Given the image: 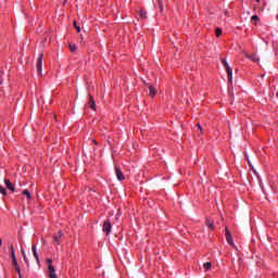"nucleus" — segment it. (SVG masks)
I'll return each instance as SVG.
<instances>
[{
	"label": "nucleus",
	"mask_w": 278,
	"mask_h": 278,
	"mask_svg": "<svg viewBox=\"0 0 278 278\" xmlns=\"http://www.w3.org/2000/svg\"><path fill=\"white\" fill-rule=\"evenodd\" d=\"M46 263H47V266H48V276H49V278H58V275L55 274V267H53V260L47 258Z\"/></svg>",
	"instance_id": "obj_1"
},
{
	"label": "nucleus",
	"mask_w": 278,
	"mask_h": 278,
	"mask_svg": "<svg viewBox=\"0 0 278 278\" xmlns=\"http://www.w3.org/2000/svg\"><path fill=\"white\" fill-rule=\"evenodd\" d=\"M223 66L226 68V73L228 75V81L231 84L233 81V72L231 70V66H229V63H227V60L223 59L222 60Z\"/></svg>",
	"instance_id": "obj_2"
},
{
	"label": "nucleus",
	"mask_w": 278,
	"mask_h": 278,
	"mask_svg": "<svg viewBox=\"0 0 278 278\" xmlns=\"http://www.w3.org/2000/svg\"><path fill=\"white\" fill-rule=\"evenodd\" d=\"M102 231L105 236H110V233H112V223H110V220H105L103 223Z\"/></svg>",
	"instance_id": "obj_3"
},
{
	"label": "nucleus",
	"mask_w": 278,
	"mask_h": 278,
	"mask_svg": "<svg viewBox=\"0 0 278 278\" xmlns=\"http://www.w3.org/2000/svg\"><path fill=\"white\" fill-rule=\"evenodd\" d=\"M42 58H45V54L40 53L39 58L37 59L36 68L38 75H42Z\"/></svg>",
	"instance_id": "obj_4"
},
{
	"label": "nucleus",
	"mask_w": 278,
	"mask_h": 278,
	"mask_svg": "<svg viewBox=\"0 0 278 278\" xmlns=\"http://www.w3.org/2000/svg\"><path fill=\"white\" fill-rule=\"evenodd\" d=\"M144 86H147L148 90H149V94L153 98L157 94V89H155V87H153V85L149 84V83H144Z\"/></svg>",
	"instance_id": "obj_5"
},
{
	"label": "nucleus",
	"mask_w": 278,
	"mask_h": 278,
	"mask_svg": "<svg viewBox=\"0 0 278 278\" xmlns=\"http://www.w3.org/2000/svg\"><path fill=\"white\" fill-rule=\"evenodd\" d=\"M115 175L118 181H123L125 179V174H123V170H121V167H118V165H115Z\"/></svg>",
	"instance_id": "obj_6"
},
{
	"label": "nucleus",
	"mask_w": 278,
	"mask_h": 278,
	"mask_svg": "<svg viewBox=\"0 0 278 278\" xmlns=\"http://www.w3.org/2000/svg\"><path fill=\"white\" fill-rule=\"evenodd\" d=\"M226 231V240L228 242V244L233 245V238L231 237V231H229V228H225Z\"/></svg>",
	"instance_id": "obj_7"
},
{
	"label": "nucleus",
	"mask_w": 278,
	"mask_h": 278,
	"mask_svg": "<svg viewBox=\"0 0 278 278\" xmlns=\"http://www.w3.org/2000/svg\"><path fill=\"white\" fill-rule=\"evenodd\" d=\"M62 238H64V233L62 231H59L58 235H54L53 240L55 244H60Z\"/></svg>",
	"instance_id": "obj_8"
},
{
	"label": "nucleus",
	"mask_w": 278,
	"mask_h": 278,
	"mask_svg": "<svg viewBox=\"0 0 278 278\" xmlns=\"http://www.w3.org/2000/svg\"><path fill=\"white\" fill-rule=\"evenodd\" d=\"M31 252H33V255H34L37 264H40V257H38V251H37L36 245H31Z\"/></svg>",
	"instance_id": "obj_9"
},
{
	"label": "nucleus",
	"mask_w": 278,
	"mask_h": 278,
	"mask_svg": "<svg viewBox=\"0 0 278 278\" xmlns=\"http://www.w3.org/2000/svg\"><path fill=\"white\" fill-rule=\"evenodd\" d=\"M13 266L18 275V278H23V275L21 274V267L18 266V262L15 260H13Z\"/></svg>",
	"instance_id": "obj_10"
},
{
	"label": "nucleus",
	"mask_w": 278,
	"mask_h": 278,
	"mask_svg": "<svg viewBox=\"0 0 278 278\" xmlns=\"http://www.w3.org/2000/svg\"><path fill=\"white\" fill-rule=\"evenodd\" d=\"M4 184H5L7 188L9 190H11V192H16V189L14 188V185H12V182L10 180L4 179Z\"/></svg>",
	"instance_id": "obj_11"
},
{
	"label": "nucleus",
	"mask_w": 278,
	"mask_h": 278,
	"mask_svg": "<svg viewBox=\"0 0 278 278\" xmlns=\"http://www.w3.org/2000/svg\"><path fill=\"white\" fill-rule=\"evenodd\" d=\"M88 105L91 110H94L97 108V103L94 102V98H92V96H89Z\"/></svg>",
	"instance_id": "obj_12"
},
{
	"label": "nucleus",
	"mask_w": 278,
	"mask_h": 278,
	"mask_svg": "<svg viewBox=\"0 0 278 278\" xmlns=\"http://www.w3.org/2000/svg\"><path fill=\"white\" fill-rule=\"evenodd\" d=\"M245 58H248V60H251L252 62H260L257 54H245Z\"/></svg>",
	"instance_id": "obj_13"
},
{
	"label": "nucleus",
	"mask_w": 278,
	"mask_h": 278,
	"mask_svg": "<svg viewBox=\"0 0 278 278\" xmlns=\"http://www.w3.org/2000/svg\"><path fill=\"white\" fill-rule=\"evenodd\" d=\"M10 253L12 261L16 260V253L14 252V244L11 243L10 245Z\"/></svg>",
	"instance_id": "obj_14"
},
{
	"label": "nucleus",
	"mask_w": 278,
	"mask_h": 278,
	"mask_svg": "<svg viewBox=\"0 0 278 278\" xmlns=\"http://www.w3.org/2000/svg\"><path fill=\"white\" fill-rule=\"evenodd\" d=\"M205 225H207L211 231H214V222H210V219H206Z\"/></svg>",
	"instance_id": "obj_15"
},
{
	"label": "nucleus",
	"mask_w": 278,
	"mask_h": 278,
	"mask_svg": "<svg viewBox=\"0 0 278 278\" xmlns=\"http://www.w3.org/2000/svg\"><path fill=\"white\" fill-rule=\"evenodd\" d=\"M156 3H159L160 12H164V0H156Z\"/></svg>",
	"instance_id": "obj_16"
},
{
	"label": "nucleus",
	"mask_w": 278,
	"mask_h": 278,
	"mask_svg": "<svg viewBox=\"0 0 278 278\" xmlns=\"http://www.w3.org/2000/svg\"><path fill=\"white\" fill-rule=\"evenodd\" d=\"M203 268H204V271L207 273V270H210V268H212V263H210V262L204 263Z\"/></svg>",
	"instance_id": "obj_17"
},
{
	"label": "nucleus",
	"mask_w": 278,
	"mask_h": 278,
	"mask_svg": "<svg viewBox=\"0 0 278 278\" xmlns=\"http://www.w3.org/2000/svg\"><path fill=\"white\" fill-rule=\"evenodd\" d=\"M24 197H27L28 201L31 199V193H29V190L25 189L23 191Z\"/></svg>",
	"instance_id": "obj_18"
},
{
	"label": "nucleus",
	"mask_w": 278,
	"mask_h": 278,
	"mask_svg": "<svg viewBox=\"0 0 278 278\" xmlns=\"http://www.w3.org/2000/svg\"><path fill=\"white\" fill-rule=\"evenodd\" d=\"M0 194H3V197L8 195V190L0 186Z\"/></svg>",
	"instance_id": "obj_19"
},
{
	"label": "nucleus",
	"mask_w": 278,
	"mask_h": 278,
	"mask_svg": "<svg viewBox=\"0 0 278 278\" xmlns=\"http://www.w3.org/2000/svg\"><path fill=\"white\" fill-rule=\"evenodd\" d=\"M139 16H140V18H147V11L140 10L139 11Z\"/></svg>",
	"instance_id": "obj_20"
},
{
	"label": "nucleus",
	"mask_w": 278,
	"mask_h": 278,
	"mask_svg": "<svg viewBox=\"0 0 278 278\" xmlns=\"http://www.w3.org/2000/svg\"><path fill=\"white\" fill-rule=\"evenodd\" d=\"M70 50L72 53H75L77 51V46L76 45H70Z\"/></svg>",
	"instance_id": "obj_21"
},
{
	"label": "nucleus",
	"mask_w": 278,
	"mask_h": 278,
	"mask_svg": "<svg viewBox=\"0 0 278 278\" xmlns=\"http://www.w3.org/2000/svg\"><path fill=\"white\" fill-rule=\"evenodd\" d=\"M257 21H260V16L253 15V16L251 17V22H252V23H257Z\"/></svg>",
	"instance_id": "obj_22"
},
{
	"label": "nucleus",
	"mask_w": 278,
	"mask_h": 278,
	"mask_svg": "<svg viewBox=\"0 0 278 278\" xmlns=\"http://www.w3.org/2000/svg\"><path fill=\"white\" fill-rule=\"evenodd\" d=\"M74 27L78 34H79V31H81V27L79 25H77V22H74Z\"/></svg>",
	"instance_id": "obj_23"
},
{
	"label": "nucleus",
	"mask_w": 278,
	"mask_h": 278,
	"mask_svg": "<svg viewBox=\"0 0 278 278\" xmlns=\"http://www.w3.org/2000/svg\"><path fill=\"white\" fill-rule=\"evenodd\" d=\"M216 36L219 38V36H223V29L216 28Z\"/></svg>",
	"instance_id": "obj_24"
},
{
	"label": "nucleus",
	"mask_w": 278,
	"mask_h": 278,
	"mask_svg": "<svg viewBox=\"0 0 278 278\" xmlns=\"http://www.w3.org/2000/svg\"><path fill=\"white\" fill-rule=\"evenodd\" d=\"M24 262L27 266H29V260L27 258V254H24Z\"/></svg>",
	"instance_id": "obj_25"
},
{
	"label": "nucleus",
	"mask_w": 278,
	"mask_h": 278,
	"mask_svg": "<svg viewBox=\"0 0 278 278\" xmlns=\"http://www.w3.org/2000/svg\"><path fill=\"white\" fill-rule=\"evenodd\" d=\"M3 72H0V86H1V84H3Z\"/></svg>",
	"instance_id": "obj_26"
},
{
	"label": "nucleus",
	"mask_w": 278,
	"mask_h": 278,
	"mask_svg": "<svg viewBox=\"0 0 278 278\" xmlns=\"http://www.w3.org/2000/svg\"><path fill=\"white\" fill-rule=\"evenodd\" d=\"M197 127L200 131H203V127H201V124H197Z\"/></svg>",
	"instance_id": "obj_27"
},
{
	"label": "nucleus",
	"mask_w": 278,
	"mask_h": 278,
	"mask_svg": "<svg viewBox=\"0 0 278 278\" xmlns=\"http://www.w3.org/2000/svg\"><path fill=\"white\" fill-rule=\"evenodd\" d=\"M21 253L23 255V257L25 256V250L24 249H21Z\"/></svg>",
	"instance_id": "obj_28"
},
{
	"label": "nucleus",
	"mask_w": 278,
	"mask_h": 278,
	"mask_svg": "<svg viewBox=\"0 0 278 278\" xmlns=\"http://www.w3.org/2000/svg\"><path fill=\"white\" fill-rule=\"evenodd\" d=\"M1 244H2V240H1V238H0V247H1Z\"/></svg>",
	"instance_id": "obj_29"
},
{
	"label": "nucleus",
	"mask_w": 278,
	"mask_h": 278,
	"mask_svg": "<svg viewBox=\"0 0 278 278\" xmlns=\"http://www.w3.org/2000/svg\"><path fill=\"white\" fill-rule=\"evenodd\" d=\"M93 142H94V144H97V141H96V140H93Z\"/></svg>",
	"instance_id": "obj_30"
}]
</instances>
